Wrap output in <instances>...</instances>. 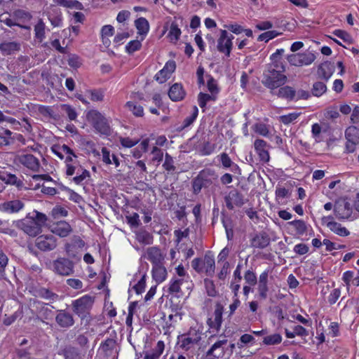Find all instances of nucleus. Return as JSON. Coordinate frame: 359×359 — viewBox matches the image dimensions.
<instances>
[{
	"mask_svg": "<svg viewBox=\"0 0 359 359\" xmlns=\"http://www.w3.org/2000/svg\"><path fill=\"white\" fill-rule=\"evenodd\" d=\"M48 220L47 216L37 210L29 212L27 216L16 222V226L29 236L35 237L42 231Z\"/></svg>",
	"mask_w": 359,
	"mask_h": 359,
	"instance_id": "obj_1",
	"label": "nucleus"
},
{
	"mask_svg": "<svg viewBox=\"0 0 359 359\" xmlns=\"http://www.w3.org/2000/svg\"><path fill=\"white\" fill-rule=\"evenodd\" d=\"M202 332L196 327H190L187 332L180 334L177 339V346L184 351L196 349L200 345Z\"/></svg>",
	"mask_w": 359,
	"mask_h": 359,
	"instance_id": "obj_2",
	"label": "nucleus"
},
{
	"mask_svg": "<svg viewBox=\"0 0 359 359\" xmlns=\"http://www.w3.org/2000/svg\"><path fill=\"white\" fill-rule=\"evenodd\" d=\"M93 304L94 297L89 294H86L72 301V311L82 321L86 320L88 322L90 320V312Z\"/></svg>",
	"mask_w": 359,
	"mask_h": 359,
	"instance_id": "obj_3",
	"label": "nucleus"
},
{
	"mask_svg": "<svg viewBox=\"0 0 359 359\" xmlns=\"http://www.w3.org/2000/svg\"><path fill=\"white\" fill-rule=\"evenodd\" d=\"M287 81V76L279 71L274 70L273 67H267L263 73L262 83L271 90L276 89Z\"/></svg>",
	"mask_w": 359,
	"mask_h": 359,
	"instance_id": "obj_4",
	"label": "nucleus"
},
{
	"mask_svg": "<svg viewBox=\"0 0 359 359\" xmlns=\"http://www.w3.org/2000/svg\"><path fill=\"white\" fill-rule=\"evenodd\" d=\"M316 59L315 55L311 51L293 53L287 56L288 62L293 66L302 67L311 65Z\"/></svg>",
	"mask_w": 359,
	"mask_h": 359,
	"instance_id": "obj_5",
	"label": "nucleus"
},
{
	"mask_svg": "<svg viewBox=\"0 0 359 359\" xmlns=\"http://www.w3.org/2000/svg\"><path fill=\"white\" fill-rule=\"evenodd\" d=\"M353 212L351 203L344 198L337 200L334 205V214L338 220L348 219Z\"/></svg>",
	"mask_w": 359,
	"mask_h": 359,
	"instance_id": "obj_6",
	"label": "nucleus"
},
{
	"mask_svg": "<svg viewBox=\"0 0 359 359\" xmlns=\"http://www.w3.org/2000/svg\"><path fill=\"white\" fill-rule=\"evenodd\" d=\"M53 271L60 276H67L74 273V262L65 257H59L52 264Z\"/></svg>",
	"mask_w": 359,
	"mask_h": 359,
	"instance_id": "obj_7",
	"label": "nucleus"
},
{
	"mask_svg": "<svg viewBox=\"0 0 359 359\" xmlns=\"http://www.w3.org/2000/svg\"><path fill=\"white\" fill-rule=\"evenodd\" d=\"M88 118L97 131L104 135L109 134L110 127L108 121L100 112L96 110L91 111L88 114Z\"/></svg>",
	"mask_w": 359,
	"mask_h": 359,
	"instance_id": "obj_8",
	"label": "nucleus"
},
{
	"mask_svg": "<svg viewBox=\"0 0 359 359\" xmlns=\"http://www.w3.org/2000/svg\"><path fill=\"white\" fill-rule=\"evenodd\" d=\"M35 245L41 251H52L57 246V239L53 234L41 235L36 238Z\"/></svg>",
	"mask_w": 359,
	"mask_h": 359,
	"instance_id": "obj_9",
	"label": "nucleus"
},
{
	"mask_svg": "<svg viewBox=\"0 0 359 359\" xmlns=\"http://www.w3.org/2000/svg\"><path fill=\"white\" fill-rule=\"evenodd\" d=\"M233 38L232 34H229L226 30L221 29L220 36L217 40V48L218 51L224 53L227 57L230 56Z\"/></svg>",
	"mask_w": 359,
	"mask_h": 359,
	"instance_id": "obj_10",
	"label": "nucleus"
},
{
	"mask_svg": "<svg viewBox=\"0 0 359 359\" xmlns=\"http://www.w3.org/2000/svg\"><path fill=\"white\" fill-rule=\"evenodd\" d=\"M55 323L60 328L67 329L74 325L75 320L72 313L66 309H59L56 311Z\"/></svg>",
	"mask_w": 359,
	"mask_h": 359,
	"instance_id": "obj_11",
	"label": "nucleus"
},
{
	"mask_svg": "<svg viewBox=\"0 0 359 359\" xmlns=\"http://www.w3.org/2000/svg\"><path fill=\"white\" fill-rule=\"evenodd\" d=\"M15 161L33 172H39L41 164L39 160L33 154H21L15 157Z\"/></svg>",
	"mask_w": 359,
	"mask_h": 359,
	"instance_id": "obj_12",
	"label": "nucleus"
},
{
	"mask_svg": "<svg viewBox=\"0 0 359 359\" xmlns=\"http://www.w3.org/2000/svg\"><path fill=\"white\" fill-rule=\"evenodd\" d=\"M226 208L232 210L234 206L241 207L244 203L243 196L238 190L233 189L224 197Z\"/></svg>",
	"mask_w": 359,
	"mask_h": 359,
	"instance_id": "obj_13",
	"label": "nucleus"
},
{
	"mask_svg": "<svg viewBox=\"0 0 359 359\" xmlns=\"http://www.w3.org/2000/svg\"><path fill=\"white\" fill-rule=\"evenodd\" d=\"M332 216L323 217L322 222L326 224L331 231L340 236H347L350 234V231L346 228L342 226L341 224L332 221Z\"/></svg>",
	"mask_w": 359,
	"mask_h": 359,
	"instance_id": "obj_14",
	"label": "nucleus"
},
{
	"mask_svg": "<svg viewBox=\"0 0 359 359\" xmlns=\"http://www.w3.org/2000/svg\"><path fill=\"white\" fill-rule=\"evenodd\" d=\"M269 271L266 270L262 272L257 282V292L259 297L261 299H266L268 296L269 288Z\"/></svg>",
	"mask_w": 359,
	"mask_h": 359,
	"instance_id": "obj_15",
	"label": "nucleus"
},
{
	"mask_svg": "<svg viewBox=\"0 0 359 359\" xmlns=\"http://www.w3.org/2000/svg\"><path fill=\"white\" fill-rule=\"evenodd\" d=\"M24 207V203L19 199L8 201L0 203V211L5 213L13 214L20 212Z\"/></svg>",
	"mask_w": 359,
	"mask_h": 359,
	"instance_id": "obj_16",
	"label": "nucleus"
},
{
	"mask_svg": "<svg viewBox=\"0 0 359 359\" xmlns=\"http://www.w3.org/2000/svg\"><path fill=\"white\" fill-rule=\"evenodd\" d=\"M271 238L269 234L265 231H261L256 233L251 239L250 245L252 248L258 249H264L270 245Z\"/></svg>",
	"mask_w": 359,
	"mask_h": 359,
	"instance_id": "obj_17",
	"label": "nucleus"
},
{
	"mask_svg": "<svg viewBox=\"0 0 359 359\" xmlns=\"http://www.w3.org/2000/svg\"><path fill=\"white\" fill-rule=\"evenodd\" d=\"M144 257L150 261L153 266L161 264L164 260V257L161 250L156 246L148 248L146 250Z\"/></svg>",
	"mask_w": 359,
	"mask_h": 359,
	"instance_id": "obj_18",
	"label": "nucleus"
},
{
	"mask_svg": "<svg viewBox=\"0 0 359 359\" xmlns=\"http://www.w3.org/2000/svg\"><path fill=\"white\" fill-rule=\"evenodd\" d=\"M176 64L173 60L168 61L164 67L159 71L155 76L156 80L160 83H164L168 78L170 77V74L175 70Z\"/></svg>",
	"mask_w": 359,
	"mask_h": 359,
	"instance_id": "obj_19",
	"label": "nucleus"
},
{
	"mask_svg": "<svg viewBox=\"0 0 359 359\" xmlns=\"http://www.w3.org/2000/svg\"><path fill=\"white\" fill-rule=\"evenodd\" d=\"M255 149L262 161L268 162L269 161V154L268 148L269 145L262 139H257L254 142Z\"/></svg>",
	"mask_w": 359,
	"mask_h": 359,
	"instance_id": "obj_20",
	"label": "nucleus"
},
{
	"mask_svg": "<svg viewBox=\"0 0 359 359\" xmlns=\"http://www.w3.org/2000/svg\"><path fill=\"white\" fill-rule=\"evenodd\" d=\"M72 231V229L69 223L65 221H60L53 224L50 227V231L59 236L60 237L67 236Z\"/></svg>",
	"mask_w": 359,
	"mask_h": 359,
	"instance_id": "obj_21",
	"label": "nucleus"
},
{
	"mask_svg": "<svg viewBox=\"0 0 359 359\" xmlns=\"http://www.w3.org/2000/svg\"><path fill=\"white\" fill-rule=\"evenodd\" d=\"M21 44L18 41H4L0 43V51L3 55H11L20 50Z\"/></svg>",
	"mask_w": 359,
	"mask_h": 359,
	"instance_id": "obj_22",
	"label": "nucleus"
},
{
	"mask_svg": "<svg viewBox=\"0 0 359 359\" xmlns=\"http://www.w3.org/2000/svg\"><path fill=\"white\" fill-rule=\"evenodd\" d=\"M198 175L202 180L206 187H210L218 179V175L214 170L210 168H205L199 172Z\"/></svg>",
	"mask_w": 359,
	"mask_h": 359,
	"instance_id": "obj_23",
	"label": "nucleus"
},
{
	"mask_svg": "<svg viewBox=\"0 0 359 359\" xmlns=\"http://www.w3.org/2000/svg\"><path fill=\"white\" fill-rule=\"evenodd\" d=\"M222 306L217 304L213 313V319L209 318L208 320V323L211 328L215 329L217 331L219 330L222 323Z\"/></svg>",
	"mask_w": 359,
	"mask_h": 359,
	"instance_id": "obj_24",
	"label": "nucleus"
},
{
	"mask_svg": "<svg viewBox=\"0 0 359 359\" xmlns=\"http://www.w3.org/2000/svg\"><path fill=\"white\" fill-rule=\"evenodd\" d=\"M36 296L48 301V302L47 304H48L60 299V297L57 294L46 287H40L36 290Z\"/></svg>",
	"mask_w": 359,
	"mask_h": 359,
	"instance_id": "obj_25",
	"label": "nucleus"
},
{
	"mask_svg": "<svg viewBox=\"0 0 359 359\" xmlns=\"http://www.w3.org/2000/svg\"><path fill=\"white\" fill-rule=\"evenodd\" d=\"M168 95L172 101L178 102L184 98L186 93L182 85L176 83L170 88Z\"/></svg>",
	"mask_w": 359,
	"mask_h": 359,
	"instance_id": "obj_26",
	"label": "nucleus"
},
{
	"mask_svg": "<svg viewBox=\"0 0 359 359\" xmlns=\"http://www.w3.org/2000/svg\"><path fill=\"white\" fill-rule=\"evenodd\" d=\"M0 180L6 184L15 185L18 188L22 187L23 185L22 181L18 179L15 175L6 171L0 170Z\"/></svg>",
	"mask_w": 359,
	"mask_h": 359,
	"instance_id": "obj_27",
	"label": "nucleus"
},
{
	"mask_svg": "<svg viewBox=\"0 0 359 359\" xmlns=\"http://www.w3.org/2000/svg\"><path fill=\"white\" fill-rule=\"evenodd\" d=\"M152 277L158 283H162L167 277V270L163 266V263L154 265L152 268Z\"/></svg>",
	"mask_w": 359,
	"mask_h": 359,
	"instance_id": "obj_28",
	"label": "nucleus"
},
{
	"mask_svg": "<svg viewBox=\"0 0 359 359\" xmlns=\"http://www.w3.org/2000/svg\"><path fill=\"white\" fill-rule=\"evenodd\" d=\"M36 303L39 306V307H38V313L41 318V322L46 323V320L53 319L54 314L52 309L47 306L48 304L41 302H37Z\"/></svg>",
	"mask_w": 359,
	"mask_h": 359,
	"instance_id": "obj_29",
	"label": "nucleus"
},
{
	"mask_svg": "<svg viewBox=\"0 0 359 359\" xmlns=\"http://www.w3.org/2000/svg\"><path fill=\"white\" fill-rule=\"evenodd\" d=\"M203 260V273L209 276H213L215 269V262L213 256L206 254Z\"/></svg>",
	"mask_w": 359,
	"mask_h": 359,
	"instance_id": "obj_30",
	"label": "nucleus"
},
{
	"mask_svg": "<svg viewBox=\"0 0 359 359\" xmlns=\"http://www.w3.org/2000/svg\"><path fill=\"white\" fill-rule=\"evenodd\" d=\"M136 240L144 245L153 243L154 237L151 233L144 229H140L135 233Z\"/></svg>",
	"mask_w": 359,
	"mask_h": 359,
	"instance_id": "obj_31",
	"label": "nucleus"
},
{
	"mask_svg": "<svg viewBox=\"0 0 359 359\" xmlns=\"http://www.w3.org/2000/svg\"><path fill=\"white\" fill-rule=\"evenodd\" d=\"M164 348V342L163 341H158L154 349L145 353L144 359H158L163 353Z\"/></svg>",
	"mask_w": 359,
	"mask_h": 359,
	"instance_id": "obj_32",
	"label": "nucleus"
},
{
	"mask_svg": "<svg viewBox=\"0 0 359 359\" xmlns=\"http://www.w3.org/2000/svg\"><path fill=\"white\" fill-rule=\"evenodd\" d=\"M135 25L137 29L138 34L144 36L149 30V24L144 18H139L135 21ZM144 37H142V40Z\"/></svg>",
	"mask_w": 359,
	"mask_h": 359,
	"instance_id": "obj_33",
	"label": "nucleus"
},
{
	"mask_svg": "<svg viewBox=\"0 0 359 359\" xmlns=\"http://www.w3.org/2000/svg\"><path fill=\"white\" fill-rule=\"evenodd\" d=\"M330 66L331 64L329 62H325L318 67V76L325 81H327L332 76V72Z\"/></svg>",
	"mask_w": 359,
	"mask_h": 359,
	"instance_id": "obj_34",
	"label": "nucleus"
},
{
	"mask_svg": "<svg viewBox=\"0 0 359 359\" xmlns=\"http://www.w3.org/2000/svg\"><path fill=\"white\" fill-rule=\"evenodd\" d=\"M346 140L359 144V128L355 126H350L345 131Z\"/></svg>",
	"mask_w": 359,
	"mask_h": 359,
	"instance_id": "obj_35",
	"label": "nucleus"
},
{
	"mask_svg": "<svg viewBox=\"0 0 359 359\" xmlns=\"http://www.w3.org/2000/svg\"><path fill=\"white\" fill-rule=\"evenodd\" d=\"M46 25L42 19H39L34 26V34L39 42H42L45 39Z\"/></svg>",
	"mask_w": 359,
	"mask_h": 359,
	"instance_id": "obj_36",
	"label": "nucleus"
},
{
	"mask_svg": "<svg viewBox=\"0 0 359 359\" xmlns=\"http://www.w3.org/2000/svg\"><path fill=\"white\" fill-rule=\"evenodd\" d=\"M279 97L286 98L292 100L295 98L296 91L290 86H286L280 88L277 93Z\"/></svg>",
	"mask_w": 359,
	"mask_h": 359,
	"instance_id": "obj_37",
	"label": "nucleus"
},
{
	"mask_svg": "<svg viewBox=\"0 0 359 359\" xmlns=\"http://www.w3.org/2000/svg\"><path fill=\"white\" fill-rule=\"evenodd\" d=\"M288 224L294 226L297 233L299 236L304 235L308 231V226L304 220L296 219L288 222Z\"/></svg>",
	"mask_w": 359,
	"mask_h": 359,
	"instance_id": "obj_38",
	"label": "nucleus"
},
{
	"mask_svg": "<svg viewBox=\"0 0 359 359\" xmlns=\"http://www.w3.org/2000/svg\"><path fill=\"white\" fill-rule=\"evenodd\" d=\"M54 3L66 7V8H75L78 10H82L83 6L81 2L76 0H53Z\"/></svg>",
	"mask_w": 359,
	"mask_h": 359,
	"instance_id": "obj_39",
	"label": "nucleus"
},
{
	"mask_svg": "<svg viewBox=\"0 0 359 359\" xmlns=\"http://www.w3.org/2000/svg\"><path fill=\"white\" fill-rule=\"evenodd\" d=\"M217 100L216 95L211 93L207 94L203 93H200L198 95V102L201 108L204 109L208 102L212 101L215 102Z\"/></svg>",
	"mask_w": 359,
	"mask_h": 359,
	"instance_id": "obj_40",
	"label": "nucleus"
},
{
	"mask_svg": "<svg viewBox=\"0 0 359 359\" xmlns=\"http://www.w3.org/2000/svg\"><path fill=\"white\" fill-rule=\"evenodd\" d=\"M181 35V30L176 23L172 22L170 25L168 37L171 42H177Z\"/></svg>",
	"mask_w": 359,
	"mask_h": 359,
	"instance_id": "obj_41",
	"label": "nucleus"
},
{
	"mask_svg": "<svg viewBox=\"0 0 359 359\" xmlns=\"http://www.w3.org/2000/svg\"><path fill=\"white\" fill-rule=\"evenodd\" d=\"M327 90L326 85L321 81L315 82L311 88V93L313 96L320 97Z\"/></svg>",
	"mask_w": 359,
	"mask_h": 359,
	"instance_id": "obj_42",
	"label": "nucleus"
},
{
	"mask_svg": "<svg viewBox=\"0 0 359 359\" xmlns=\"http://www.w3.org/2000/svg\"><path fill=\"white\" fill-rule=\"evenodd\" d=\"M183 283V279L172 278L169 284L168 291L170 294H177L181 291V285Z\"/></svg>",
	"mask_w": 359,
	"mask_h": 359,
	"instance_id": "obj_43",
	"label": "nucleus"
},
{
	"mask_svg": "<svg viewBox=\"0 0 359 359\" xmlns=\"http://www.w3.org/2000/svg\"><path fill=\"white\" fill-rule=\"evenodd\" d=\"M76 174L77 175L72 179L73 182L76 184H81L84 180L90 177L89 171L82 168L78 169Z\"/></svg>",
	"mask_w": 359,
	"mask_h": 359,
	"instance_id": "obj_44",
	"label": "nucleus"
},
{
	"mask_svg": "<svg viewBox=\"0 0 359 359\" xmlns=\"http://www.w3.org/2000/svg\"><path fill=\"white\" fill-rule=\"evenodd\" d=\"M11 135L13 133L8 129H6L3 134H0V147L12 144Z\"/></svg>",
	"mask_w": 359,
	"mask_h": 359,
	"instance_id": "obj_45",
	"label": "nucleus"
},
{
	"mask_svg": "<svg viewBox=\"0 0 359 359\" xmlns=\"http://www.w3.org/2000/svg\"><path fill=\"white\" fill-rule=\"evenodd\" d=\"M126 107L129 109L132 113L136 116H142L144 114L143 107L133 102H128Z\"/></svg>",
	"mask_w": 359,
	"mask_h": 359,
	"instance_id": "obj_46",
	"label": "nucleus"
},
{
	"mask_svg": "<svg viewBox=\"0 0 359 359\" xmlns=\"http://www.w3.org/2000/svg\"><path fill=\"white\" fill-rule=\"evenodd\" d=\"M204 284L207 294L209 297H214L217 295V291L216 290L215 285L213 280L208 278H205Z\"/></svg>",
	"mask_w": 359,
	"mask_h": 359,
	"instance_id": "obj_47",
	"label": "nucleus"
},
{
	"mask_svg": "<svg viewBox=\"0 0 359 359\" xmlns=\"http://www.w3.org/2000/svg\"><path fill=\"white\" fill-rule=\"evenodd\" d=\"M198 109L197 107L194 106L193 107L192 114L184 118L182 126L180 127V130H183V129L189 127V126H191L194 123V121L196 120V118L198 116Z\"/></svg>",
	"mask_w": 359,
	"mask_h": 359,
	"instance_id": "obj_48",
	"label": "nucleus"
},
{
	"mask_svg": "<svg viewBox=\"0 0 359 359\" xmlns=\"http://www.w3.org/2000/svg\"><path fill=\"white\" fill-rule=\"evenodd\" d=\"M116 347V340L114 339H107L101 345L102 350L107 354H111V351Z\"/></svg>",
	"mask_w": 359,
	"mask_h": 359,
	"instance_id": "obj_49",
	"label": "nucleus"
},
{
	"mask_svg": "<svg viewBox=\"0 0 359 359\" xmlns=\"http://www.w3.org/2000/svg\"><path fill=\"white\" fill-rule=\"evenodd\" d=\"M300 112H293L279 116V121L285 125H288L295 121L299 116Z\"/></svg>",
	"mask_w": 359,
	"mask_h": 359,
	"instance_id": "obj_50",
	"label": "nucleus"
},
{
	"mask_svg": "<svg viewBox=\"0 0 359 359\" xmlns=\"http://www.w3.org/2000/svg\"><path fill=\"white\" fill-rule=\"evenodd\" d=\"M282 341V337L279 334H273L265 337L263 339V343L266 345H275L278 344Z\"/></svg>",
	"mask_w": 359,
	"mask_h": 359,
	"instance_id": "obj_51",
	"label": "nucleus"
},
{
	"mask_svg": "<svg viewBox=\"0 0 359 359\" xmlns=\"http://www.w3.org/2000/svg\"><path fill=\"white\" fill-rule=\"evenodd\" d=\"M8 263V258L4 251L0 249V279L5 276V269Z\"/></svg>",
	"mask_w": 359,
	"mask_h": 359,
	"instance_id": "obj_52",
	"label": "nucleus"
},
{
	"mask_svg": "<svg viewBox=\"0 0 359 359\" xmlns=\"http://www.w3.org/2000/svg\"><path fill=\"white\" fill-rule=\"evenodd\" d=\"M215 149V144L209 142H205L199 149V152L203 156L211 154Z\"/></svg>",
	"mask_w": 359,
	"mask_h": 359,
	"instance_id": "obj_53",
	"label": "nucleus"
},
{
	"mask_svg": "<svg viewBox=\"0 0 359 359\" xmlns=\"http://www.w3.org/2000/svg\"><path fill=\"white\" fill-rule=\"evenodd\" d=\"M203 187H206L204 183L203 182L202 180L199 177L198 175H197L193 180H192V188H193V192L194 194H198Z\"/></svg>",
	"mask_w": 359,
	"mask_h": 359,
	"instance_id": "obj_54",
	"label": "nucleus"
},
{
	"mask_svg": "<svg viewBox=\"0 0 359 359\" xmlns=\"http://www.w3.org/2000/svg\"><path fill=\"white\" fill-rule=\"evenodd\" d=\"M280 34V33H278L277 31H275V30H272V31H267L264 33H262L261 34L257 40L259 41H265V42H267L269 41L270 39H272L275 37H276L277 36H278Z\"/></svg>",
	"mask_w": 359,
	"mask_h": 359,
	"instance_id": "obj_55",
	"label": "nucleus"
},
{
	"mask_svg": "<svg viewBox=\"0 0 359 359\" xmlns=\"http://www.w3.org/2000/svg\"><path fill=\"white\" fill-rule=\"evenodd\" d=\"M163 167L168 172H173L175 170L173 158L168 154H165V161L163 164Z\"/></svg>",
	"mask_w": 359,
	"mask_h": 359,
	"instance_id": "obj_56",
	"label": "nucleus"
},
{
	"mask_svg": "<svg viewBox=\"0 0 359 359\" xmlns=\"http://www.w3.org/2000/svg\"><path fill=\"white\" fill-rule=\"evenodd\" d=\"M220 161L224 168H228L233 166L235 168H238V165L233 163L226 153H222L220 155Z\"/></svg>",
	"mask_w": 359,
	"mask_h": 359,
	"instance_id": "obj_57",
	"label": "nucleus"
},
{
	"mask_svg": "<svg viewBox=\"0 0 359 359\" xmlns=\"http://www.w3.org/2000/svg\"><path fill=\"white\" fill-rule=\"evenodd\" d=\"M142 46L141 41L139 40H133L130 41L126 46V51L132 54L134 52L138 50Z\"/></svg>",
	"mask_w": 359,
	"mask_h": 359,
	"instance_id": "obj_58",
	"label": "nucleus"
},
{
	"mask_svg": "<svg viewBox=\"0 0 359 359\" xmlns=\"http://www.w3.org/2000/svg\"><path fill=\"white\" fill-rule=\"evenodd\" d=\"M88 93L90 94V100L93 102H101L104 98V92L101 89L90 90Z\"/></svg>",
	"mask_w": 359,
	"mask_h": 359,
	"instance_id": "obj_59",
	"label": "nucleus"
},
{
	"mask_svg": "<svg viewBox=\"0 0 359 359\" xmlns=\"http://www.w3.org/2000/svg\"><path fill=\"white\" fill-rule=\"evenodd\" d=\"M255 131L260 135L267 137L269 134L268 126L262 123H256L254 126Z\"/></svg>",
	"mask_w": 359,
	"mask_h": 359,
	"instance_id": "obj_60",
	"label": "nucleus"
},
{
	"mask_svg": "<svg viewBox=\"0 0 359 359\" xmlns=\"http://www.w3.org/2000/svg\"><path fill=\"white\" fill-rule=\"evenodd\" d=\"M333 34L342 39L344 42H347L348 43H351L353 41L352 37L351 35L346 32V31L341 29H336L333 32Z\"/></svg>",
	"mask_w": 359,
	"mask_h": 359,
	"instance_id": "obj_61",
	"label": "nucleus"
},
{
	"mask_svg": "<svg viewBox=\"0 0 359 359\" xmlns=\"http://www.w3.org/2000/svg\"><path fill=\"white\" fill-rule=\"evenodd\" d=\"M230 264L229 262H224L222 264V269L219 272L217 273V277L219 280L224 281L226 279L229 272Z\"/></svg>",
	"mask_w": 359,
	"mask_h": 359,
	"instance_id": "obj_62",
	"label": "nucleus"
},
{
	"mask_svg": "<svg viewBox=\"0 0 359 359\" xmlns=\"http://www.w3.org/2000/svg\"><path fill=\"white\" fill-rule=\"evenodd\" d=\"M244 279L250 285H255L257 282L256 274L251 270H248L245 273Z\"/></svg>",
	"mask_w": 359,
	"mask_h": 359,
	"instance_id": "obj_63",
	"label": "nucleus"
},
{
	"mask_svg": "<svg viewBox=\"0 0 359 359\" xmlns=\"http://www.w3.org/2000/svg\"><path fill=\"white\" fill-rule=\"evenodd\" d=\"M61 107L62 109L67 114L69 120L74 121L76 118L77 113L76 112L75 109L70 105L62 104Z\"/></svg>",
	"mask_w": 359,
	"mask_h": 359,
	"instance_id": "obj_64",
	"label": "nucleus"
}]
</instances>
